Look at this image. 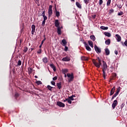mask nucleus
Segmentation results:
<instances>
[{
	"label": "nucleus",
	"instance_id": "41",
	"mask_svg": "<svg viewBox=\"0 0 127 127\" xmlns=\"http://www.w3.org/2000/svg\"><path fill=\"white\" fill-rule=\"evenodd\" d=\"M114 11V9H111L109 10V13H113Z\"/></svg>",
	"mask_w": 127,
	"mask_h": 127
},
{
	"label": "nucleus",
	"instance_id": "11",
	"mask_svg": "<svg viewBox=\"0 0 127 127\" xmlns=\"http://www.w3.org/2000/svg\"><path fill=\"white\" fill-rule=\"evenodd\" d=\"M32 32L31 33L32 34V35H33L34 34V32H35V25H32Z\"/></svg>",
	"mask_w": 127,
	"mask_h": 127
},
{
	"label": "nucleus",
	"instance_id": "22",
	"mask_svg": "<svg viewBox=\"0 0 127 127\" xmlns=\"http://www.w3.org/2000/svg\"><path fill=\"white\" fill-rule=\"evenodd\" d=\"M105 51L106 55L107 56L110 55V50H109V49L106 48L105 49Z\"/></svg>",
	"mask_w": 127,
	"mask_h": 127
},
{
	"label": "nucleus",
	"instance_id": "33",
	"mask_svg": "<svg viewBox=\"0 0 127 127\" xmlns=\"http://www.w3.org/2000/svg\"><path fill=\"white\" fill-rule=\"evenodd\" d=\"M112 0H108L107 2V6H109V5H111V2Z\"/></svg>",
	"mask_w": 127,
	"mask_h": 127
},
{
	"label": "nucleus",
	"instance_id": "2",
	"mask_svg": "<svg viewBox=\"0 0 127 127\" xmlns=\"http://www.w3.org/2000/svg\"><path fill=\"white\" fill-rule=\"evenodd\" d=\"M92 62L97 68H100L101 65H102V61L100 59V58L98 57L96 60H93Z\"/></svg>",
	"mask_w": 127,
	"mask_h": 127
},
{
	"label": "nucleus",
	"instance_id": "12",
	"mask_svg": "<svg viewBox=\"0 0 127 127\" xmlns=\"http://www.w3.org/2000/svg\"><path fill=\"white\" fill-rule=\"evenodd\" d=\"M60 25V23H59V20H56L55 22V25L56 27H60L59 25Z\"/></svg>",
	"mask_w": 127,
	"mask_h": 127
},
{
	"label": "nucleus",
	"instance_id": "32",
	"mask_svg": "<svg viewBox=\"0 0 127 127\" xmlns=\"http://www.w3.org/2000/svg\"><path fill=\"white\" fill-rule=\"evenodd\" d=\"M28 70L29 73H32L33 71V69L31 67L28 68Z\"/></svg>",
	"mask_w": 127,
	"mask_h": 127
},
{
	"label": "nucleus",
	"instance_id": "7",
	"mask_svg": "<svg viewBox=\"0 0 127 127\" xmlns=\"http://www.w3.org/2000/svg\"><path fill=\"white\" fill-rule=\"evenodd\" d=\"M84 46L86 48V50H87V51H91L92 50V49H91V48H90V47L89 46L88 44H87V43L84 42Z\"/></svg>",
	"mask_w": 127,
	"mask_h": 127
},
{
	"label": "nucleus",
	"instance_id": "44",
	"mask_svg": "<svg viewBox=\"0 0 127 127\" xmlns=\"http://www.w3.org/2000/svg\"><path fill=\"white\" fill-rule=\"evenodd\" d=\"M68 99L69 100H70L71 101H74V98H73V96L68 97Z\"/></svg>",
	"mask_w": 127,
	"mask_h": 127
},
{
	"label": "nucleus",
	"instance_id": "25",
	"mask_svg": "<svg viewBox=\"0 0 127 127\" xmlns=\"http://www.w3.org/2000/svg\"><path fill=\"white\" fill-rule=\"evenodd\" d=\"M81 60H84L85 61H88V60H89V59L87 57L82 56V57H81Z\"/></svg>",
	"mask_w": 127,
	"mask_h": 127
},
{
	"label": "nucleus",
	"instance_id": "47",
	"mask_svg": "<svg viewBox=\"0 0 127 127\" xmlns=\"http://www.w3.org/2000/svg\"><path fill=\"white\" fill-rule=\"evenodd\" d=\"M46 21H45V20H44L42 22V26H44V25H45V22H46Z\"/></svg>",
	"mask_w": 127,
	"mask_h": 127
},
{
	"label": "nucleus",
	"instance_id": "10",
	"mask_svg": "<svg viewBox=\"0 0 127 127\" xmlns=\"http://www.w3.org/2000/svg\"><path fill=\"white\" fill-rule=\"evenodd\" d=\"M115 91H116V86H114L110 91V96H113V95H114Z\"/></svg>",
	"mask_w": 127,
	"mask_h": 127
},
{
	"label": "nucleus",
	"instance_id": "55",
	"mask_svg": "<svg viewBox=\"0 0 127 127\" xmlns=\"http://www.w3.org/2000/svg\"><path fill=\"white\" fill-rule=\"evenodd\" d=\"M115 54H116V55H118V51L115 50Z\"/></svg>",
	"mask_w": 127,
	"mask_h": 127
},
{
	"label": "nucleus",
	"instance_id": "37",
	"mask_svg": "<svg viewBox=\"0 0 127 127\" xmlns=\"http://www.w3.org/2000/svg\"><path fill=\"white\" fill-rule=\"evenodd\" d=\"M117 7H118L119 8H122V7H123V5L121 4V3H118L117 4Z\"/></svg>",
	"mask_w": 127,
	"mask_h": 127
},
{
	"label": "nucleus",
	"instance_id": "39",
	"mask_svg": "<svg viewBox=\"0 0 127 127\" xmlns=\"http://www.w3.org/2000/svg\"><path fill=\"white\" fill-rule=\"evenodd\" d=\"M42 53V50H41V49H40L37 52L38 54H41Z\"/></svg>",
	"mask_w": 127,
	"mask_h": 127
},
{
	"label": "nucleus",
	"instance_id": "40",
	"mask_svg": "<svg viewBox=\"0 0 127 127\" xmlns=\"http://www.w3.org/2000/svg\"><path fill=\"white\" fill-rule=\"evenodd\" d=\"M20 65H21V61L19 60L17 63V65L20 66Z\"/></svg>",
	"mask_w": 127,
	"mask_h": 127
},
{
	"label": "nucleus",
	"instance_id": "34",
	"mask_svg": "<svg viewBox=\"0 0 127 127\" xmlns=\"http://www.w3.org/2000/svg\"><path fill=\"white\" fill-rule=\"evenodd\" d=\"M27 50H28V48H27V47H25L23 50V51L25 53H26V52H27Z\"/></svg>",
	"mask_w": 127,
	"mask_h": 127
},
{
	"label": "nucleus",
	"instance_id": "62",
	"mask_svg": "<svg viewBox=\"0 0 127 127\" xmlns=\"http://www.w3.org/2000/svg\"><path fill=\"white\" fill-rule=\"evenodd\" d=\"M36 1H37L38 3H39V0H36Z\"/></svg>",
	"mask_w": 127,
	"mask_h": 127
},
{
	"label": "nucleus",
	"instance_id": "13",
	"mask_svg": "<svg viewBox=\"0 0 127 127\" xmlns=\"http://www.w3.org/2000/svg\"><path fill=\"white\" fill-rule=\"evenodd\" d=\"M75 4L78 8H79V9H82V5L79 3V2H76Z\"/></svg>",
	"mask_w": 127,
	"mask_h": 127
},
{
	"label": "nucleus",
	"instance_id": "24",
	"mask_svg": "<svg viewBox=\"0 0 127 127\" xmlns=\"http://www.w3.org/2000/svg\"><path fill=\"white\" fill-rule=\"evenodd\" d=\"M90 39H91V40L93 41H95V40H96V37H95V35H91L90 36Z\"/></svg>",
	"mask_w": 127,
	"mask_h": 127
},
{
	"label": "nucleus",
	"instance_id": "50",
	"mask_svg": "<svg viewBox=\"0 0 127 127\" xmlns=\"http://www.w3.org/2000/svg\"><path fill=\"white\" fill-rule=\"evenodd\" d=\"M120 91H121V87H118L117 89V92H118L120 93Z\"/></svg>",
	"mask_w": 127,
	"mask_h": 127
},
{
	"label": "nucleus",
	"instance_id": "21",
	"mask_svg": "<svg viewBox=\"0 0 127 127\" xmlns=\"http://www.w3.org/2000/svg\"><path fill=\"white\" fill-rule=\"evenodd\" d=\"M42 60L44 63H45V64H46V63L48 62V59H47V57H45L43 58Z\"/></svg>",
	"mask_w": 127,
	"mask_h": 127
},
{
	"label": "nucleus",
	"instance_id": "3",
	"mask_svg": "<svg viewBox=\"0 0 127 127\" xmlns=\"http://www.w3.org/2000/svg\"><path fill=\"white\" fill-rule=\"evenodd\" d=\"M67 77L69 78L68 79V81L69 83H70V82H72L74 80V74L73 73H67L66 74Z\"/></svg>",
	"mask_w": 127,
	"mask_h": 127
},
{
	"label": "nucleus",
	"instance_id": "28",
	"mask_svg": "<svg viewBox=\"0 0 127 127\" xmlns=\"http://www.w3.org/2000/svg\"><path fill=\"white\" fill-rule=\"evenodd\" d=\"M62 43L64 44V46H65V45L67 44V41H66L65 39H63L62 41Z\"/></svg>",
	"mask_w": 127,
	"mask_h": 127
},
{
	"label": "nucleus",
	"instance_id": "42",
	"mask_svg": "<svg viewBox=\"0 0 127 127\" xmlns=\"http://www.w3.org/2000/svg\"><path fill=\"white\" fill-rule=\"evenodd\" d=\"M19 96V94L18 93H17V92H16L15 93L14 97L16 98Z\"/></svg>",
	"mask_w": 127,
	"mask_h": 127
},
{
	"label": "nucleus",
	"instance_id": "30",
	"mask_svg": "<svg viewBox=\"0 0 127 127\" xmlns=\"http://www.w3.org/2000/svg\"><path fill=\"white\" fill-rule=\"evenodd\" d=\"M62 72L63 74H66V73L68 72V69H63Z\"/></svg>",
	"mask_w": 127,
	"mask_h": 127
},
{
	"label": "nucleus",
	"instance_id": "18",
	"mask_svg": "<svg viewBox=\"0 0 127 127\" xmlns=\"http://www.w3.org/2000/svg\"><path fill=\"white\" fill-rule=\"evenodd\" d=\"M104 35H105L106 36H107V37H111L112 36V35L111 33H109V32H105Z\"/></svg>",
	"mask_w": 127,
	"mask_h": 127
},
{
	"label": "nucleus",
	"instance_id": "16",
	"mask_svg": "<svg viewBox=\"0 0 127 127\" xmlns=\"http://www.w3.org/2000/svg\"><path fill=\"white\" fill-rule=\"evenodd\" d=\"M50 67H51V68H52V69H53V70L54 71V72H56V67L55 66L54 64H51Z\"/></svg>",
	"mask_w": 127,
	"mask_h": 127
},
{
	"label": "nucleus",
	"instance_id": "36",
	"mask_svg": "<svg viewBox=\"0 0 127 127\" xmlns=\"http://www.w3.org/2000/svg\"><path fill=\"white\" fill-rule=\"evenodd\" d=\"M36 83H37V85H41L42 84V82H41L40 80H38V81L36 82Z\"/></svg>",
	"mask_w": 127,
	"mask_h": 127
},
{
	"label": "nucleus",
	"instance_id": "38",
	"mask_svg": "<svg viewBox=\"0 0 127 127\" xmlns=\"http://www.w3.org/2000/svg\"><path fill=\"white\" fill-rule=\"evenodd\" d=\"M123 14H124V12L123 11H120V12H118V15L121 16V15H123Z\"/></svg>",
	"mask_w": 127,
	"mask_h": 127
},
{
	"label": "nucleus",
	"instance_id": "14",
	"mask_svg": "<svg viewBox=\"0 0 127 127\" xmlns=\"http://www.w3.org/2000/svg\"><path fill=\"white\" fill-rule=\"evenodd\" d=\"M42 15H43V17H44V20H47V16H46L45 15V10H44V11H43L42 12Z\"/></svg>",
	"mask_w": 127,
	"mask_h": 127
},
{
	"label": "nucleus",
	"instance_id": "43",
	"mask_svg": "<svg viewBox=\"0 0 127 127\" xmlns=\"http://www.w3.org/2000/svg\"><path fill=\"white\" fill-rule=\"evenodd\" d=\"M103 0H99V5H102V4H103Z\"/></svg>",
	"mask_w": 127,
	"mask_h": 127
},
{
	"label": "nucleus",
	"instance_id": "58",
	"mask_svg": "<svg viewBox=\"0 0 127 127\" xmlns=\"http://www.w3.org/2000/svg\"><path fill=\"white\" fill-rule=\"evenodd\" d=\"M71 97H72V98H75V97H76V96H75V95H72L71 96Z\"/></svg>",
	"mask_w": 127,
	"mask_h": 127
},
{
	"label": "nucleus",
	"instance_id": "20",
	"mask_svg": "<svg viewBox=\"0 0 127 127\" xmlns=\"http://www.w3.org/2000/svg\"><path fill=\"white\" fill-rule=\"evenodd\" d=\"M105 44L106 45H110V44H111V39H108V40H106Z\"/></svg>",
	"mask_w": 127,
	"mask_h": 127
},
{
	"label": "nucleus",
	"instance_id": "53",
	"mask_svg": "<svg viewBox=\"0 0 127 127\" xmlns=\"http://www.w3.org/2000/svg\"><path fill=\"white\" fill-rule=\"evenodd\" d=\"M116 77H117V74H116V73H113V78H116Z\"/></svg>",
	"mask_w": 127,
	"mask_h": 127
},
{
	"label": "nucleus",
	"instance_id": "54",
	"mask_svg": "<svg viewBox=\"0 0 127 127\" xmlns=\"http://www.w3.org/2000/svg\"><path fill=\"white\" fill-rule=\"evenodd\" d=\"M124 45L127 47V41H125L124 42Z\"/></svg>",
	"mask_w": 127,
	"mask_h": 127
},
{
	"label": "nucleus",
	"instance_id": "51",
	"mask_svg": "<svg viewBox=\"0 0 127 127\" xmlns=\"http://www.w3.org/2000/svg\"><path fill=\"white\" fill-rule=\"evenodd\" d=\"M125 107V103H122L121 105V109H123Z\"/></svg>",
	"mask_w": 127,
	"mask_h": 127
},
{
	"label": "nucleus",
	"instance_id": "23",
	"mask_svg": "<svg viewBox=\"0 0 127 127\" xmlns=\"http://www.w3.org/2000/svg\"><path fill=\"white\" fill-rule=\"evenodd\" d=\"M100 29H102L103 30H108L109 29V27H105L104 26H101L100 27Z\"/></svg>",
	"mask_w": 127,
	"mask_h": 127
},
{
	"label": "nucleus",
	"instance_id": "57",
	"mask_svg": "<svg viewBox=\"0 0 127 127\" xmlns=\"http://www.w3.org/2000/svg\"><path fill=\"white\" fill-rule=\"evenodd\" d=\"M115 79L114 77H112L110 78V80L112 81V80H114Z\"/></svg>",
	"mask_w": 127,
	"mask_h": 127
},
{
	"label": "nucleus",
	"instance_id": "35",
	"mask_svg": "<svg viewBox=\"0 0 127 127\" xmlns=\"http://www.w3.org/2000/svg\"><path fill=\"white\" fill-rule=\"evenodd\" d=\"M66 101H67L68 104H72V101H71V100H70L69 98H66Z\"/></svg>",
	"mask_w": 127,
	"mask_h": 127
},
{
	"label": "nucleus",
	"instance_id": "1",
	"mask_svg": "<svg viewBox=\"0 0 127 127\" xmlns=\"http://www.w3.org/2000/svg\"><path fill=\"white\" fill-rule=\"evenodd\" d=\"M103 65H102V72H103V76L104 79H106V76L107 74H106V71H107V69H108V65L107 63L104 61H103Z\"/></svg>",
	"mask_w": 127,
	"mask_h": 127
},
{
	"label": "nucleus",
	"instance_id": "26",
	"mask_svg": "<svg viewBox=\"0 0 127 127\" xmlns=\"http://www.w3.org/2000/svg\"><path fill=\"white\" fill-rule=\"evenodd\" d=\"M88 44L92 48L94 47V44H93V42H92V41H88Z\"/></svg>",
	"mask_w": 127,
	"mask_h": 127
},
{
	"label": "nucleus",
	"instance_id": "6",
	"mask_svg": "<svg viewBox=\"0 0 127 127\" xmlns=\"http://www.w3.org/2000/svg\"><path fill=\"white\" fill-rule=\"evenodd\" d=\"M57 105L59 106V107L64 108L65 107V104L60 101H58L57 102Z\"/></svg>",
	"mask_w": 127,
	"mask_h": 127
},
{
	"label": "nucleus",
	"instance_id": "46",
	"mask_svg": "<svg viewBox=\"0 0 127 127\" xmlns=\"http://www.w3.org/2000/svg\"><path fill=\"white\" fill-rule=\"evenodd\" d=\"M51 84H52V85H53V86H56V83H55V81H51Z\"/></svg>",
	"mask_w": 127,
	"mask_h": 127
},
{
	"label": "nucleus",
	"instance_id": "17",
	"mask_svg": "<svg viewBox=\"0 0 127 127\" xmlns=\"http://www.w3.org/2000/svg\"><path fill=\"white\" fill-rule=\"evenodd\" d=\"M115 36L118 38L117 41L118 42H120V41H121V40H122V37H121V36H120V35L116 34V35H115Z\"/></svg>",
	"mask_w": 127,
	"mask_h": 127
},
{
	"label": "nucleus",
	"instance_id": "4",
	"mask_svg": "<svg viewBox=\"0 0 127 127\" xmlns=\"http://www.w3.org/2000/svg\"><path fill=\"white\" fill-rule=\"evenodd\" d=\"M52 7H53V6L52 5H50L49 6V10H48L49 16H52V14L53 13V11H52Z\"/></svg>",
	"mask_w": 127,
	"mask_h": 127
},
{
	"label": "nucleus",
	"instance_id": "63",
	"mask_svg": "<svg viewBox=\"0 0 127 127\" xmlns=\"http://www.w3.org/2000/svg\"><path fill=\"white\" fill-rule=\"evenodd\" d=\"M71 0V1H72L73 2H75V0Z\"/></svg>",
	"mask_w": 127,
	"mask_h": 127
},
{
	"label": "nucleus",
	"instance_id": "29",
	"mask_svg": "<svg viewBox=\"0 0 127 127\" xmlns=\"http://www.w3.org/2000/svg\"><path fill=\"white\" fill-rule=\"evenodd\" d=\"M44 10H42V11H39L38 14V16H43V15L42 14V12H43Z\"/></svg>",
	"mask_w": 127,
	"mask_h": 127
},
{
	"label": "nucleus",
	"instance_id": "52",
	"mask_svg": "<svg viewBox=\"0 0 127 127\" xmlns=\"http://www.w3.org/2000/svg\"><path fill=\"white\" fill-rule=\"evenodd\" d=\"M64 51H68V47L65 46Z\"/></svg>",
	"mask_w": 127,
	"mask_h": 127
},
{
	"label": "nucleus",
	"instance_id": "61",
	"mask_svg": "<svg viewBox=\"0 0 127 127\" xmlns=\"http://www.w3.org/2000/svg\"><path fill=\"white\" fill-rule=\"evenodd\" d=\"M43 43H44V41H42L41 44L42 45V44H43Z\"/></svg>",
	"mask_w": 127,
	"mask_h": 127
},
{
	"label": "nucleus",
	"instance_id": "60",
	"mask_svg": "<svg viewBox=\"0 0 127 127\" xmlns=\"http://www.w3.org/2000/svg\"><path fill=\"white\" fill-rule=\"evenodd\" d=\"M35 78H36V79H37V78H38V76H37V75H35Z\"/></svg>",
	"mask_w": 127,
	"mask_h": 127
},
{
	"label": "nucleus",
	"instance_id": "59",
	"mask_svg": "<svg viewBox=\"0 0 127 127\" xmlns=\"http://www.w3.org/2000/svg\"><path fill=\"white\" fill-rule=\"evenodd\" d=\"M40 48H41V47H42V45L41 44V45L39 46Z\"/></svg>",
	"mask_w": 127,
	"mask_h": 127
},
{
	"label": "nucleus",
	"instance_id": "19",
	"mask_svg": "<svg viewBox=\"0 0 127 127\" xmlns=\"http://www.w3.org/2000/svg\"><path fill=\"white\" fill-rule=\"evenodd\" d=\"M57 86L59 90L62 88V84H61V82L57 83Z\"/></svg>",
	"mask_w": 127,
	"mask_h": 127
},
{
	"label": "nucleus",
	"instance_id": "64",
	"mask_svg": "<svg viewBox=\"0 0 127 127\" xmlns=\"http://www.w3.org/2000/svg\"><path fill=\"white\" fill-rule=\"evenodd\" d=\"M64 77H65V78H66V77H67V75H66V73L64 74Z\"/></svg>",
	"mask_w": 127,
	"mask_h": 127
},
{
	"label": "nucleus",
	"instance_id": "49",
	"mask_svg": "<svg viewBox=\"0 0 127 127\" xmlns=\"http://www.w3.org/2000/svg\"><path fill=\"white\" fill-rule=\"evenodd\" d=\"M57 76H55L53 78V81H56V80H57Z\"/></svg>",
	"mask_w": 127,
	"mask_h": 127
},
{
	"label": "nucleus",
	"instance_id": "48",
	"mask_svg": "<svg viewBox=\"0 0 127 127\" xmlns=\"http://www.w3.org/2000/svg\"><path fill=\"white\" fill-rule=\"evenodd\" d=\"M84 1L85 3H86V4H87V3H89V0H84Z\"/></svg>",
	"mask_w": 127,
	"mask_h": 127
},
{
	"label": "nucleus",
	"instance_id": "9",
	"mask_svg": "<svg viewBox=\"0 0 127 127\" xmlns=\"http://www.w3.org/2000/svg\"><path fill=\"white\" fill-rule=\"evenodd\" d=\"M118 105V100H115L114 101L113 103L112 104V108L113 109H115L117 105Z\"/></svg>",
	"mask_w": 127,
	"mask_h": 127
},
{
	"label": "nucleus",
	"instance_id": "5",
	"mask_svg": "<svg viewBox=\"0 0 127 127\" xmlns=\"http://www.w3.org/2000/svg\"><path fill=\"white\" fill-rule=\"evenodd\" d=\"M94 49L97 53H101V52H102L101 49L99 48L96 45L94 46Z\"/></svg>",
	"mask_w": 127,
	"mask_h": 127
},
{
	"label": "nucleus",
	"instance_id": "45",
	"mask_svg": "<svg viewBox=\"0 0 127 127\" xmlns=\"http://www.w3.org/2000/svg\"><path fill=\"white\" fill-rule=\"evenodd\" d=\"M117 94H116V93H115L112 98V100H114V99H115V98H116V97H117Z\"/></svg>",
	"mask_w": 127,
	"mask_h": 127
},
{
	"label": "nucleus",
	"instance_id": "15",
	"mask_svg": "<svg viewBox=\"0 0 127 127\" xmlns=\"http://www.w3.org/2000/svg\"><path fill=\"white\" fill-rule=\"evenodd\" d=\"M57 32L59 35H61V27H58Z\"/></svg>",
	"mask_w": 127,
	"mask_h": 127
},
{
	"label": "nucleus",
	"instance_id": "8",
	"mask_svg": "<svg viewBox=\"0 0 127 127\" xmlns=\"http://www.w3.org/2000/svg\"><path fill=\"white\" fill-rule=\"evenodd\" d=\"M70 60H71V59L69 57H65L62 59V61H64L65 62H68L70 61Z\"/></svg>",
	"mask_w": 127,
	"mask_h": 127
},
{
	"label": "nucleus",
	"instance_id": "27",
	"mask_svg": "<svg viewBox=\"0 0 127 127\" xmlns=\"http://www.w3.org/2000/svg\"><path fill=\"white\" fill-rule=\"evenodd\" d=\"M56 17H59L60 16V11H57V10L56 9Z\"/></svg>",
	"mask_w": 127,
	"mask_h": 127
},
{
	"label": "nucleus",
	"instance_id": "31",
	"mask_svg": "<svg viewBox=\"0 0 127 127\" xmlns=\"http://www.w3.org/2000/svg\"><path fill=\"white\" fill-rule=\"evenodd\" d=\"M47 88H48V90H49V91H51V92L52 91V88H53V87H52L50 85H48Z\"/></svg>",
	"mask_w": 127,
	"mask_h": 127
},
{
	"label": "nucleus",
	"instance_id": "56",
	"mask_svg": "<svg viewBox=\"0 0 127 127\" xmlns=\"http://www.w3.org/2000/svg\"><path fill=\"white\" fill-rule=\"evenodd\" d=\"M44 39H43V41L45 42L46 40V38H45V35L44 36Z\"/></svg>",
	"mask_w": 127,
	"mask_h": 127
}]
</instances>
